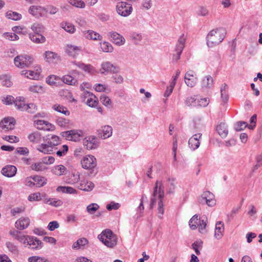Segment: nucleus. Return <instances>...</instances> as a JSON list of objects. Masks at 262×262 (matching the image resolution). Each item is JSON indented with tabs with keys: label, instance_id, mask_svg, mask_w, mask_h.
Returning a JSON list of instances; mask_svg holds the SVG:
<instances>
[{
	"label": "nucleus",
	"instance_id": "20e7f679",
	"mask_svg": "<svg viewBox=\"0 0 262 262\" xmlns=\"http://www.w3.org/2000/svg\"><path fill=\"white\" fill-rule=\"evenodd\" d=\"M164 186L161 181H157L154 189L152 196L151 198V202L150 204V209L156 205L157 200L159 201L163 200L164 197Z\"/></svg>",
	"mask_w": 262,
	"mask_h": 262
},
{
	"label": "nucleus",
	"instance_id": "7c9ffc66",
	"mask_svg": "<svg viewBox=\"0 0 262 262\" xmlns=\"http://www.w3.org/2000/svg\"><path fill=\"white\" fill-rule=\"evenodd\" d=\"M216 131L222 138H225L228 134L227 125L224 122H221L216 127Z\"/></svg>",
	"mask_w": 262,
	"mask_h": 262
},
{
	"label": "nucleus",
	"instance_id": "423d86ee",
	"mask_svg": "<svg viewBox=\"0 0 262 262\" xmlns=\"http://www.w3.org/2000/svg\"><path fill=\"white\" fill-rule=\"evenodd\" d=\"M81 164L83 169L94 171L97 165V159L94 156L88 155L81 159Z\"/></svg>",
	"mask_w": 262,
	"mask_h": 262
},
{
	"label": "nucleus",
	"instance_id": "b1692460",
	"mask_svg": "<svg viewBox=\"0 0 262 262\" xmlns=\"http://www.w3.org/2000/svg\"><path fill=\"white\" fill-rule=\"evenodd\" d=\"M201 136L202 135L200 134H195L189 139L188 144L191 149L194 150L200 146V142L199 139Z\"/></svg>",
	"mask_w": 262,
	"mask_h": 262
},
{
	"label": "nucleus",
	"instance_id": "c756f323",
	"mask_svg": "<svg viewBox=\"0 0 262 262\" xmlns=\"http://www.w3.org/2000/svg\"><path fill=\"white\" fill-rule=\"evenodd\" d=\"M224 231V225L221 221L216 222L214 232V237L219 239L222 238Z\"/></svg>",
	"mask_w": 262,
	"mask_h": 262
},
{
	"label": "nucleus",
	"instance_id": "9b49d317",
	"mask_svg": "<svg viewBox=\"0 0 262 262\" xmlns=\"http://www.w3.org/2000/svg\"><path fill=\"white\" fill-rule=\"evenodd\" d=\"M107 35L111 41L118 46H122L125 42V39L124 37L117 32H109Z\"/></svg>",
	"mask_w": 262,
	"mask_h": 262
},
{
	"label": "nucleus",
	"instance_id": "6e6552de",
	"mask_svg": "<svg viewBox=\"0 0 262 262\" xmlns=\"http://www.w3.org/2000/svg\"><path fill=\"white\" fill-rule=\"evenodd\" d=\"M116 11L120 16L126 17L132 13L133 8L130 4L126 2H121L117 4Z\"/></svg>",
	"mask_w": 262,
	"mask_h": 262
},
{
	"label": "nucleus",
	"instance_id": "f03ea898",
	"mask_svg": "<svg viewBox=\"0 0 262 262\" xmlns=\"http://www.w3.org/2000/svg\"><path fill=\"white\" fill-rule=\"evenodd\" d=\"M69 68L71 69V74L73 75H79V72L76 70L73 69L74 66L78 67L79 69L82 70L84 72L88 73L91 75L95 74L96 73V70L95 68L90 64H84L81 61H77L76 60L72 61L68 65Z\"/></svg>",
	"mask_w": 262,
	"mask_h": 262
},
{
	"label": "nucleus",
	"instance_id": "4468645a",
	"mask_svg": "<svg viewBox=\"0 0 262 262\" xmlns=\"http://www.w3.org/2000/svg\"><path fill=\"white\" fill-rule=\"evenodd\" d=\"M28 11L29 13L37 18L46 15V8L40 6H31Z\"/></svg>",
	"mask_w": 262,
	"mask_h": 262
},
{
	"label": "nucleus",
	"instance_id": "ddd939ff",
	"mask_svg": "<svg viewBox=\"0 0 262 262\" xmlns=\"http://www.w3.org/2000/svg\"><path fill=\"white\" fill-rule=\"evenodd\" d=\"M14 126V119L13 118H4L0 122V131L6 133L13 129Z\"/></svg>",
	"mask_w": 262,
	"mask_h": 262
},
{
	"label": "nucleus",
	"instance_id": "9d476101",
	"mask_svg": "<svg viewBox=\"0 0 262 262\" xmlns=\"http://www.w3.org/2000/svg\"><path fill=\"white\" fill-rule=\"evenodd\" d=\"M200 202L202 204L206 203L208 206L212 207L216 204L214 195L209 191L204 192L201 196Z\"/></svg>",
	"mask_w": 262,
	"mask_h": 262
},
{
	"label": "nucleus",
	"instance_id": "8fccbe9b",
	"mask_svg": "<svg viewBox=\"0 0 262 262\" xmlns=\"http://www.w3.org/2000/svg\"><path fill=\"white\" fill-rule=\"evenodd\" d=\"M186 39V36L184 34H182L178 39L176 48L183 50L185 46Z\"/></svg>",
	"mask_w": 262,
	"mask_h": 262
},
{
	"label": "nucleus",
	"instance_id": "393cba45",
	"mask_svg": "<svg viewBox=\"0 0 262 262\" xmlns=\"http://www.w3.org/2000/svg\"><path fill=\"white\" fill-rule=\"evenodd\" d=\"M82 33L83 36L88 39L94 40H101L102 39V36L93 30L84 31Z\"/></svg>",
	"mask_w": 262,
	"mask_h": 262
},
{
	"label": "nucleus",
	"instance_id": "dca6fc26",
	"mask_svg": "<svg viewBox=\"0 0 262 262\" xmlns=\"http://www.w3.org/2000/svg\"><path fill=\"white\" fill-rule=\"evenodd\" d=\"M184 78L185 83L190 88L194 86L198 82V78L195 76L194 72L192 71L186 72Z\"/></svg>",
	"mask_w": 262,
	"mask_h": 262
},
{
	"label": "nucleus",
	"instance_id": "f704fd0d",
	"mask_svg": "<svg viewBox=\"0 0 262 262\" xmlns=\"http://www.w3.org/2000/svg\"><path fill=\"white\" fill-rule=\"evenodd\" d=\"M46 61L48 62H53L55 60L58 59L57 54L53 52L48 51L44 53Z\"/></svg>",
	"mask_w": 262,
	"mask_h": 262
},
{
	"label": "nucleus",
	"instance_id": "f3484780",
	"mask_svg": "<svg viewBox=\"0 0 262 262\" xmlns=\"http://www.w3.org/2000/svg\"><path fill=\"white\" fill-rule=\"evenodd\" d=\"M118 68L108 61L103 62L101 63V68L100 72L104 74L105 72L116 73L118 71Z\"/></svg>",
	"mask_w": 262,
	"mask_h": 262
},
{
	"label": "nucleus",
	"instance_id": "052dcab7",
	"mask_svg": "<svg viewBox=\"0 0 262 262\" xmlns=\"http://www.w3.org/2000/svg\"><path fill=\"white\" fill-rule=\"evenodd\" d=\"M209 99L204 98L198 99L196 101V107H206L209 103Z\"/></svg>",
	"mask_w": 262,
	"mask_h": 262
},
{
	"label": "nucleus",
	"instance_id": "2f4dec72",
	"mask_svg": "<svg viewBox=\"0 0 262 262\" xmlns=\"http://www.w3.org/2000/svg\"><path fill=\"white\" fill-rule=\"evenodd\" d=\"M176 179L173 178H169L166 183V190L169 193H173L176 188Z\"/></svg>",
	"mask_w": 262,
	"mask_h": 262
},
{
	"label": "nucleus",
	"instance_id": "69168bd1",
	"mask_svg": "<svg viewBox=\"0 0 262 262\" xmlns=\"http://www.w3.org/2000/svg\"><path fill=\"white\" fill-rule=\"evenodd\" d=\"M248 124L245 121H238L235 124L234 128L236 131L239 132L244 129Z\"/></svg>",
	"mask_w": 262,
	"mask_h": 262
},
{
	"label": "nucleus",
	"instance_id": "de8ad7c7",
	"mask_svg": "<svg viewBox=\"0 0 262 262\" xmlns=\"http://www.w3.org/2000/svg\"><path fill=\"white\" fill-rule=\"evenodd\" d=\"M60 26L66 32H69L70 33H73L75 31V27L71 23L68 22H63L61 23Z\"/></svg>",
	"mask_w": 262,
	"mask_h": 262
},
{
	"label": "nucleus",
	"instance_id": "2eb2a0df",
	"mask_svg": "<svg viewBox=\"0 0 262 262\" xmlns=\"http://www.w3.org/2000/svg\"><path fill=\"white\" fill-rule=\"evenodd\" d=\"M34 125L39 130H50L54 128V126L50 123L41 119L35 120L34 121Z\"/></svg>",
	"mask_w": 262,
	"mask_h": 262
},
{
	"label": "nucleus",
	"instance_id": "e2e57ef3",
	"mask_svg": "<svg viewBox=\"0 0 262 262\" xmlns=\"http://www.w3.org/2000/svg\"><path fill=\"white\" fill-rule=\"evenodd\" d=\"M69 3L77 8H83L85 6V3L81 0H69Z\"/></svg>",
	"mask_w": 262,
	"mask_h": 262
},
{
	"label": "nucleus",
	"instance_id": "3c124183",
	"mask_svg": "<svg viewBox=\"0 0 262 262\" xmlns=\"http://www.w3.org/2000/svg\"><path fill=\"white\" fill-rule=\"evenodd\" d=\"M191 246L196 254L199 255L201 254L199 249H201L203 248V242L200 239L196 240L192 244Z\"/></svg>",
	"mask_w": 262,
	"mask_h": 262
},
{
	"label": "nucleus",
	"instance_id": "603ef678",
	"mask_svg": "<svg viewBox=\"0 0 262 262\" xmlns=\"http://www.w3.org/2000/svg\"><path fill=\"white\" fill-rule=\"evenodd\" d=\"M199 216L196 214L194 215L189 222V225L192 230H195L197 228L199 223Z\"/></svg>",
	"mask_w": 262,
	"mask_h": 262
},
{
	"label": "nucleus",
	"instance_id": "5701e85b",
	"mask_svg": "<svg viewBox=\"0 0 262 262\" xmlns=\"http://www.w3.org/2000/svg\"><path fill=\"white\" fill-rule=\"evenodd\" d=\"M30 221L28 217H21L16 221L15 226L17 229L23 230L27 228L30 225Z\"/></svg>",
	"mask_w": 262,
	"mask_h": 262
},
{
	"label": "nucleus",
	"instance_id": "f257e3e1",
	"mask_svg": "<svg viewBox=\"0 0 262 262\" xmlns=\"http://www.w3.org/2000/svg\"><path fill=\"white\" fill-rule=\"evenodd\" d=\"M226 31L223 28H216L210 31L206 36L207 45L213 48L223 41L225 37Z\"/></svg>",
	"mask_w": 262,
	"mask_h": 262
},
{
	"label": "nucleus",
	"instance_id": "bf43d9fd",
	"mask_svg": "<svg viewBox=\"0 0 262 262\" xmlns=\"http://www.w3.org/2000/svg\"><path fill=\"white\" fill-rule=\"evenodd\" d=\"M228 86L226 84H224L221 88V98L225 103L227 102L228 100V95H227L226 90Z\"/></svg>",
	"mask_w": 262,
	"mask_h": 262
},
{
	"label": "nucleus",
	"instance_id": "412c9836",
	"mask_svg": "<svg viewBox=\"0 0 262 262\" xmlns=\"http://www.w3.org/2000/svg\"><path fill=\"white\" fill-rule=\"evenodd\" d=\"M40 72L41 68L38 67L35 72L33 71L24 70L21 71V74L29 79L37 80L39 78Z\"/></svg>",
	"mask_w": 262,
	"mask_h": 262
},
{
	"label": "nucleus",
	"instance_id": "c9c22d12",
	"mask_svg": "<svg viewBox=\"0 0 262 262\" xmlns=\"http://www.w3.org/2000/svg\"><path fill=\"white\" fill-rule=\"evenodd\" d=\"M28 139L33 143H39L41 141V134L37 132L32 133L28 136Z\"/></svg>",
	"mask_w": 262,
	"mask_h": 262
},
{
	"label": "nucleus",
	"instance_id": "6ab92c4d",
	"mask_svg": "<svg viewBox=\"0 0 262 262\" xmlns=\"http://www.w3.org/2000/svg\"><path fill=\"white\" fill-rule=\"evenodd\" d=\"M45 143L38 144L36 148V149L44 154H51L53 152V147L49 144V142L43 139Z\"/></svg>",
	"mask_w": 262,
	"mask_h": 262
},
{
	"label": "nucleus",
	"instance_id": "c03bdc74",
	"mask_svg": "<svg viewBox=\"0 0 262 262\" xmlns=\"http://www.w3.org/2000/svg\"><path fill=\"white\" fill-rule=\"evenodd\" d=\"M87 85H89V84L83 83L80 86L81 90L83 91L82 93L81 94V98L82 101L84 102H85L87 99H88L89 97H90V96L92 94L89 91L84 90V86H86V88H88V86H86Z\"/></svg>",
	"mask_w": 262,
	"mask_h": 262
},
{
	"label": "nucleus",
	"instance_id": "cd10ccee",
	"mask_svg": "<svg viewBox=\"0 0 262 262\" xmlns=\"http://www.w3.org/2000/svg\"><path fill=\"white\" fill-rule=\"evenodd\" d=\"M17 172V168L13 165H7L2 169V174L7 177L14 176Z\"/></svg>",
	"mask_w": 262,
	"mask_h": 262
},
{
	"label": "nucleus",
	"instance_id": "e433bc0d",
	"mask_svg": "<svg viewBox=\"0 0 262 262\" xmlns=\"http://www.w3.org/2000/svg\"><path fill=\"white\" fill-rule=\"evenodd\" d=\"M61 80L66 84L74 85L77 83V80L70 75H66L62 77Z\"/></svg>",
	"mask_w": 262,
	"mask_h": 262
},
{
	"label": "nucleus",
	"instance_id": "4d7b16f0",
	"mask_svg": "<svg viewBox=\"0 0 262 262\" xmlns=\"http://www.w3.org/2000/svg\"><path fill=\"white\" fill-rule=\"evenodd\" d=\"M61 78L55 76L50 75L46 78V82L50 85L55 84L58 81L60 80Z\"/></svg>",
	"mask_w": 262,
	"mask_h": 262
},
{
	"label": "nucleus",
	"instance_id": "4c0bfd02",
	"mask_svg": "<svg viewBox=\"0 0 262 262\" xmlns=\"http://www.w3.org/2000/svg\"><path fill=\"white\" fill-rule=\"evenodd\" d=\"M49 144L53 147V150L55 149V146L60 144V139L57 136L53 135L50 138H48L46 140Z\"/></svg>",
	"mask_w": 262,
	"mask_h": 262
},
{
	"label": "nucleus",
	"instance_id": "79ce46f5",
	"mask_svg": "<svg viewBox=\"0 0 262 262\" xmlns=\"http://www.w3.org/2000/svg\"><path fill=\"white\" fill-rule=\"evenodd\" d=\"M14 104L17 108L20 111H23L26 110L27 104H26L23 98H16L14 101Z\"/></svg>",
	"mask_w": 262,
	"mask_h": 262
},
{
	"label": "nucleus",
	"instance_id": "39448f33",
	"mask_svg": "<svg viewBox=\"0 0 262 262\" xmlns=\"http://www.w3.org/2000/svg\"><path fill=\"white\" fill-rule=\"evenodd\" d=\"M33 62V58L28 55H21L16 56L14 59L15 65L19 68L30 67Z\"/></svg>",
	"mask_w": 262,
	"mask_h": 262
},
{
	"label": "nucleus",
	"instance_id": "0e129e2a",
	"mask_svg": "<svg viewBox=\"0 0 262 262\" xmlns=\"http://www.w3.org/2000/svg\"><path fill=\"white\" fill-rule=\"evenodd\" d=\"M29 262H51L49 259L45 257L39 256H32L28 258Z\"/></svg>",
	"mask_w": 262,
	"mask_h": 262
},
{
	"label": "nucleus",
	"instance_id": "680f3d73",
	"mask_svg": "<svg viewBox=\"0 0 262 262\" xmlns=\"http://www.w3.org/2000/svg\"><path fill=\"white\" fill-rule=\"evenodd\" d=\"M99 208V206L96 203H92L86 207L87 212L91 214H94Z\"/></svg>",
	"mask_w": 262,
	"mask_h": 262
},
{
	"label": "nucleus",
	"instance_id": "0eeeda50",
	"mask_svg": "<svg viewBox=\"0 0 262 262\" xmlns=\"http://www.w3.org/2000/svg\"><path fill=\"white\" fill-rule=\"evenodd\" d=\"M60 135L67 140L77 142L80 140L81 137L83 135V132L79 129H72L61 132Z\"/></svg>",
	"mask_w": 262,
	"mask_h": 262
},
{
	"label": "nucleus",
	"instance_id": "ea45409f",
	"mask_svg": "<svg viewBox=\"0 0 262 262\" xmlns=\"http://www.w3.org/2000/svg\"><path fill=\"white\" fill-rule=\"evenodd\" d=\"M88 244V241L85 238H79L72 245V248L74 249H79Z\"/></svg>",
	"mask_w": 262,
	"mask_h": 262
},
{
	"label": "nucleus",
	"instance_id": "6e6d98bb",
	"mask_svg": "<svg viewBox=\"0 0 262 262\" xmlns=\"http://www.w3.org/2000/svg\"><path fill=\"white\" fill-rule=\"evenodd\" d=\"M53 108L56 111L61 113L64 115H69L70 112L68 111L67 108L62 105L59 104H54L53 106Z\"/></svg>",
	"mask_w": 262,
	"mask_h": 262
},
{
	"label": "nucleus",
	"instance_id": "864d4df0",
	"mask_svg": "<svg viewBox=\"0 0 262 262\" xmlns=\"http://www.w3.org/2000/svg\"><path fill=\"white\" fill-rule=\"evenodd\" d=\"M45 196V194H41L39 192H35L30 194L28 196V200L30 201H38L42 199Z\"/></svg>",
	"mask_w": 262,
	"mask_h": 262
},
{
	"label": "nucleus",
	"instance_id": "bb28decb",
	"mask_svg": "<svg viewBox=\"0 0 262 262\" xmlns=\"http://www.w3.org/2000/svg\"><path fill=\"white\" fill-rule=\"evenodd\" d=\"M80 173L76 170H74L68 176L66 182L69 184L74 185L78 183L80 181Z\"/></svg>",
	"mask_w": 262,
	"mask_h": 262
},
{
	"label": "nucleus",
	"instance_id": "5fc2aeb1",
	"mask_svg": "<svg viewBox=\"0 0 262 262\" xmlns=\"http://www.w3.org/2000/svg\"><path fill=\"white\" fill-rule=\"evenodd\" d=\"M207 225V219H203V217L201 220L199 219V223L197 227H199V232L201 233H203L205 232V228Z\"/></svg>",
	"mask_w": 262,
	"mask_h": 262
},
{
	"label": "nucleus",
	"instance_id": "49530a36",
	"mask_svg": "<svg viewBox=\"0 0 262 262\" xmlns=\"http://www.w3.org/2000/svg\"><path fill=\"white\" fill-rule=\"evenodd\" d=\"M100 48L104 52L111 53L114 50V48L112 45L107 41H104L100 43Z\"/></svg>",
	"mask_w": 262,
	"mask_h": 262
},
{
	"label": "nucleus",
	"instance_id": "a19ab883",
	"mask_svg": "<svg viewBox=\"0 0 262 262\" xmlns=\"http://www.w3.org/2000/svg\"><path fill=\"white\" fill-rule=\"evenodd\" d=\"M88 99L85 101V103L90 107H96L98 104V100L95 95L92 93Z\"/></svg>",
	"mask_w": 262,
	"mask_h": 262
},
{
	"label": "nucleus",
	"instance_id": "774afa93",
	"mask_svg": "<svg viewBox=\"0 0 262 262\" xmlns=\"http://www.w3.org/2000/svg\"><path fill=\"white\" fill-rule=\"evenodd\" d=\"M68 149V146L67 145H63L62 146L61 149L56 151V154L59 157H62L67 154Z\"/></svg>",
	"mask_w": 262,
	"mask_h": 262
},
{
	"label": "nucleus",
	"instance_id": "37998d69",
	"mask_svg": "<svg viewBox=\"0 0 262 262\" xmlns=\"http://www.w3.org/2000/svg\"><path fill=\"white\" fill-rule=\"evenodd\" d=\"M35 182V186L36 187H42L47 184V179L43 177L35 176L33 177Z\"/></svg>",
	"mask_w": 262,
	"mask_h": 262
},
{
	"label": "nucleus",
	"instance_id": "4be33fe9",
	"mask_svg": "<svg viewBox=\"0 0 262 262\" xmlns=\"http://www.w3.org/2000/svg\"><path fill=\"white\" fill-rule=\"evenodd\" d=\"M29 238L27 244L29 248L32 249H40L42 248V243L37 237L30 236Z\"/></svg>",
	"mask_w": 262,
	"mask_h": 262
},
{
	"label": "nucleus",
	"instance_id": "a18cd8bd",
	"mask_svg": "<svg viewBox=\"0 0 262 262\" xmlns=\"http://www.w3.org/2000/svg\"><path fill=\"white\" fill-rule=\"evenodd\" d=\"M6 17L8 19H11L14 20H20L22 16L20 14L13 12L12 11H8L6 13Z\"/></svg>",
	"mask_w": 262,
	"mask_h": 262
},
{
	"label": "nucleus",
	"instance_id": "338daca9",
	"mask_svg": "<svg viewBox=\"0 0 262 262\" xmlns=\"http://www.w3.org/2000/svg\"><path fill=\"white\" fill-rule=\"evenodd\" d=\"M56 122L59 126L62 127H67L69 124L68 120L62 117L57 118Z\"/></svg>",
	"mask_w": 262,
	"mask_h": 262
},
{
	"label": "nucleus",
	"instance_id": "c85d7f7f",
	"mask_svg": "<svg viewBox=\"0 0 262 262\" xmlns=\"http://www.w3.org/2000/svg\"><path fill=\"white\" fill-rule=\"evenodd\" d=\"M67 171V168L63 165L54 166L51 169L52 173L57 176L65 175Z\"/></svg>",
	"mask_w": 262,
	"mask_h": 262
},
{
	"label": "nucleus",
	"instance_id": "09e8293b",
	"mask_svg": "<svg viewBox=\"0 0 262 262\" xmlns=\"http://www.w3.org/2000/svg\"><path fill=\"white\" fill-rule=\"evenodd\" d=\"M100 101L107 108H111L113 107L112 102L111 99L105 95H101L100 97Z\"/></svg>",
	"mask_w": 262,
	"mask_h": 262
},
{
	"label": "nucleus",
	"instance_id": "a878e982",
	"mask_svg": "<svg viewBox=\"0 0 262 262\" xmlns=\"http://www.w3.org/2000/svg\"><path fill=\"white\" fill-rule=\"evenodd\" d=\"M94 187V183L87 180H81L78 186L79 189L85 191H90L93 190Z\"/></svg>",
	"mask_w": 262,
	"mask_h": 262
},
{
	"label": "nucleus",
	"instance_id": "7ed1b4c3",
	"mask_svg": "<svg viewBox=\"0 0 262 262\" xmlns=\"http://www.w3.org/2000/svg\"><path fill=\"white\" fill-rule=\"evenodd\" d=\"M98 237L108 247L113 248L117 244V237L111 230L106 229L103 231Z\"/></svg>",
	"mask_w": 262,
	"mask_h": 262
},
{
	"label": "nucleus",
	"instance_id": "aec40b11",
	"mask_svg": "<svg viewBox=\"0 0 262 262\" xmlns=\"http://www.w3.org/2000/svg\"><path fill=\"white\" fill-rule=\"evenodd\" d=\"M98 132L99 137L102 139H105L112 136L113 128L111 126L105 125L102 126Z\"/></svg>",
	"mask_w": 262,
	"mask_h": 262
},
{
	"label": "nucleus",
	"instance_id": "58836bf2",
	"mask_svg": "<svg viewBox=\"0 0 262 262\" xmlns=\"http://www.w3.org/2000/svg\"><path fill=\"white\" fill-rule=\"evenodd\" d=\"M30 168L32 170L36 171H43L48 169L42 161L32 164Z\"/></svg>",
	"mask_w": 262,
	"mask_h": 262
},
{
	"label": "nucleus",
	"instance_id": "13d9d810",
	"mask_svg": "<svg viewBox=\"0 0 262 262\" xmlns=\"http://www.w3.org/2000/svg\"><path fill=\"white\" fill-rule=\"evenodd\" d=\"M197 99L195 96L188 97L186 101L185 104L188 106L196 107Z\"/></svg>",
	"mask_w": 262,
	"mask_h": 262
},
{
	"label": "nucleus",
	"instance_id": "1a4fd4ad",
	"mask_svg": "<svg viewBox=\"0 0 262 262\" xmlns=\"http://www.w3.org/2000/svg\"><path fill=\"white\" fill-rule=\"evenodd\" d=\"M99 140L94 136L86 137L83 140V146L88 150L97 148L99 145Z\"/></svg>",
	"mask_w": 262,
	"mask_h": 262
},
{
	"label": "nucleus",
	"instance_id": "473e14b6",
	"mask_svg": "<svg viewBox=\"0 0 262 262\" xmlns=\"http://www.w3.org/2000/svg\"><path fill=\"white\" fill-rule=\"evenodd\" d=\"M213 84V78L210 75L206 76L202 81V87L205 89L211 88Z\"/></svg>",
	"mask_w": 262,
	"mask_h": 262
},
{
	"label": "nucleus",
	"instance_id": "72a5a7b5",
	"mask_svg": "<svg viewBox=\"0 0 262 262\" xmlns=\"http://www.w3.org/2000/svg\"><path fill=\"white\" fill-rule=\"evenodd\" d=\"M29 38L33 42L36 43H43L46 41V38L40 33L30 34Z\"/></svg>",
	"mask_w": 262,
	"mask_h": 262
},
{
	"label": "nucleus",
	"instance_id": "f8f14e48",
	"mask_svg": "<svg viewBox=\"0 0 262 262\" xmlns=\"http://www.w3.org/2000/svg\"><path fill=\"white\" fill-rule=\"evenodd\" d=\"M9 233L13 238L24 245L25 247L27 246L30 236L24 235L21 232L16 230H11Z\"/></svg>",
	"mask_w": 262,
	"mask_h": 262
},
{
	"label": "nucleus",
	"instance_id": "a211bd4d",
	"mask_svg": "<svg viewBox=\"0 0 262 262\" xmlns=\"http://www.w3.org/2000/svg\"><path fill=\"white\" fill-rule=\"evenodd\" d=\"M81 50V47L72 45H67L65 48L66 53L71 57L76 58Z\"/></svg>",
	"mask_w": 262,
	"mask_h": 262
}]
</instances>
